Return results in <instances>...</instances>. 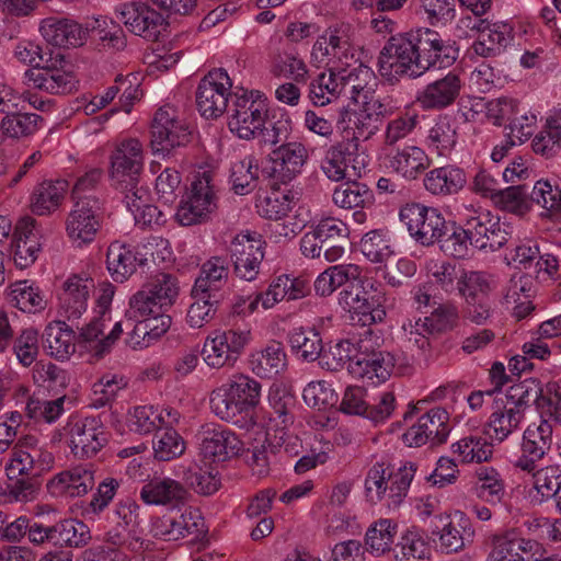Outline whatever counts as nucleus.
Segmentation results:
<instances>
[{"mask_svg":"<svg viewBox=\"0 0 561 561\" xmlns=\"http://www.w3.org/2000/svg\"><path fill=\"white\" fill-rule=\"evenodd\" d=\"M431 533L438 538L439 548L446 553L461 551L473 541L474 529L463 513H440L431 520Z\"/></svg>","mask_w":561,"mask_h":561,"instance_id":"obj_14","label":"nucleus"},{"mask_svg":"<svg viewBox=\"0 0 561 561\" xmlns=\"http://www.w3.org/2000/svg\"><path fill=\"white\" fill-rule=\"evenodd\" d=\"M70 449L78 458L95 456L108 442V433L101 420L84 417L70 424Z\"/></svg>","mask_w":561,"mask_h":561,"instance_id":"obj_21","label":"nucleus"},{"mask_svg":"<svg viewBox=\"0 0 561 561\" xmlns=\"http://www.w3.org/2000/svg\"><path fill=\"white\" fill-rule=\"evenodd\" d=\"M370 340L360 339L354 363L350 365V374L358 378H367L376 382L386 381L394 368L401 369L403 358L390 352L376 350L369 345Z\"/></svg>","mask_w":561,"mask_h":561,"instance_id":"obj_9","label":"nucleus"},{"mask_svg":"<svg viewBox=\"0 0 561 561\" xmlns=\"http://www.w3.org/2000/svg\"><path fill=\"white\" fill-rule=\"evenodd\" d=\"M355 291V282H352L339 294V304L352 313V319L355 320L357 317V322L363 327L382 322L386 317L383 308L386 296L359 298V294Z\"/></svg>","mask_w":561,"mask_h":561,"instance_id":"obj_23","label":"nucleus"},{"mask_svg":"<svg viewBox=\"0 0 561 561\" xmlns=\"http://www.w3.org/2000/svg\"><path fill=\"white\" fill-rule=\"evenodd\" d=\"M399 217L410 236L424 247L438 243L448 228V221L437 208L420 203H408L402 206Z\"/></svg>","mask_w":561,"mask_h":561,"instance_id":"obj_6","label":"nucleus"},{"mask_svg":"<svg viewBox=\"0 0 561 561\" xmlns=\"http://www.w3.org/2000/svg\"><path fill=\"white\" fill-rule=\"evenodd\" d=\"M24 77L30 87L50 94H66L73 89L72 76L55 64H49V59L42 67L26 70Z\"/></svg>","mask_w":561,"mask_h":561,"instance_id":"obj_30","label":"nucleus"},{"mask_svg":"<svg viewBox=\"0 0 561 561\" xmlns=\"http://www.w3.org/2000/svg\"><path fill=\"white\" fill-rule=\"evenodd\" d=\"M232 82L222 68L210 70L198 83L195 98L199 114L206 119H216L229 110L228 98Z\"/></svg>","mask_w":561,"mask_h":561,"instance_id":"obj_10","label":"nucleus"},{"mask_svg":"<svg viewBox=\"0 0 561 561\" xmlns=\"http://www.w3.org/2000/svg\"><path fill=\"white\" fill-rule=\"evenodd\" d=\"M270 70L274 77L290 79L296 83H306L308 80L309 70L306 62L291 51L274 55Z\"/></svg>","mask_w":561,"mask_h":561,"instance_id":"obj_52","label":"nucleus"},{"mask_svg":"<svg viewBox=\"0 0 561 561\" xmlns=\"http://www.w3.org/2000/svg\"><path fill=\"white\" fill-rule=\"evenodd\" d=\"M54 546L81 548L91 540L90 528L78 519H64L54 524Z\"/></svg>","mask_w":561,"mask_h":561,"instance_id":"obj_50","label":"nucleus"},{"mask_svg":"<svg viewBox=\"0 0 561 561\" xmlns=\"http://www.w3.org/2000/svg\"><path fill=\"white\" fill-rule=\"evenodd\" d=\"M264 244L257 233H239L230 244V257L237 277L251 282L256 278L264 259Z\"/></svg>","mask_w":561,"mask_h":561,"instance_id":"obj_17","label":"nucleus"},{"mask_svg":"<svg viewBox=\"0 0 561 561\" xmlns=\"http://www.w3.org/2000/svg\"><path fill=\"white\" fill-rule=\"evenodd\" d=\"M531 202L546 210L542 214L548 218H561V190L550 182L539 180L535 183L530 194Z\"/></svg>","mask_w":561,"mask_h":561,"instance_id":"obj_60","label":"nucleus"},{"mask_svg":"<svg viewBox=\"0 0 561 561\" xmlns=\"http://www.w3.org/2000/svg\"><path fill=\"white\" fill-rule=\"evenodd\" d=\"M251 340L250 329L216 330L206 337L202 355L211 368L231 366Z\"/></svg>","mask_w":561,"mask_h":561,"instance_id":"obj_7","label":"nucleus"},{"mask_svg":"<svg viewBox=\"0 0 561 561\" xmlns=\"http://www.w3.org/2000/svg\"><path fill=\"white\" fill-rule=\"evenodd\" d=\"M416 50L410 33L392 35L381 48L377 67L380 76L390 83L400 78L417 79L422 76L420 66H416Z\"/></svg>","mask_w":561,"mask_h":561,"instance_id":"obj_3","label":"nucleus"},{"mask_svg":"<svg viewBox=\"0 0 561 561\" xmlns=\"http://www.w3.org/2000/svg\"><path fill=\"white\" fill-rule=\"evenodd\" d=\"M228 277V266L224 257L214 256L206 261L201 270V275L196 279L193 293L198 294H218V290Z\"/></svg>","mask_w":561,"mask_h":561,"instance_id":"obj_47","label":"nucleus"},{"mask_svg":"<svg viewBox=\"0 0 561 561\" xmlns=\"http://www.w3.org/2000/svg\"><path fill=\"white\" fill-rule=\"evenodd\" d=\"M95 484L91 465L64 470L47 482L48 492L56 497H77L87 494Z\"/></svg>","mask_w":561,"mask_h":561,"instance_id":"obj_25","label":"nucleus"},{"mask_svg":"<svg viewBox=\"0 0 561 561\" xmlns=\"http://www.w3.org/2000/svg\"><path fill=\"white\" fill-rule=\"evenodd\" d=\"M148 259L134 247L119 241L112 242L106 251V267L114 282L124 283L137 266L147 265Z\"/></svg>","mask_w":561,"mask_h":561,"instance_id":"obj_29","label":"nucleus"},{"mask_svg":"<svg viewBox=\"0 0 561 561\" xmlns=\"http://www.w3.org/2000/svg\"><path fill=\"white\" fill-rule=\"evenodd\" d=\"M467 230L466 220L462 225H457L455 221H448L446 233L440 237L438 243L440 250L456 259H466L470 255L473 249V241Z\"/></svg>","mask_w":561,"mask_h":561,"instance_id":"obj_49","label":"nucleus"},{"mask_svg":"<svg viewBox=\"0 0 561 561\" xmlns=\"http://www.w3.org/2000/svg\"><path fill=\"white\" fill-rule=\"evenodd\" d=\"M102 220L99 199L90 196L80 198L67 216V236L77 247L90 244L94 241Z\"/></svg>","mask_w":561,"mask_h":561,"instance_id":"obj_12","label":"nucleus"},{"mask_svg":"<svg viewBox=\"0 0 561 561\" xmlns=\"http://www.w3.org/2000/svg\"><path fill=\"white\" fill-rule=\"evenodd\" d=\"M217 209V195L211 172L198 173L176 210V219L182 226L206 221Z\"/></svg>","mask_w":561,"mask_h":561,"instance_id":"obj_5","label":"nucleus"},{"mask_svg":"<svg viewBox=\"0 0 561 561\" xmlns=\"http://www.w3.org/2000/svg\"><path fill=\"white\" fill-rule=\"evenodd\" d=\"M478 497L491 505L501 504L506 496V484L494 467L482 466L476 470Z\"/></svg>","mask_w":561,"mask_h":561,"instance_id":"obj_44","label":"nucleus"},{"mask_svg":"<svg viewBox=\"0 0 561 561\" xmlns=\"http://www.w3.org/2000/svg\"><path fill=\"white\" fill-rule=\"evenodd\" d=\"M553 443V426L542 415L524 430L519 451L511 460L512 466L523 472H530L541 466Z\"/></svg>","mask_w":561,"mask_h":561,"instance_id":"obj_4","label":"nucleus"},{"mask_svg":"<svg viewBox=\"0 0 561 561\" xmlns=\"http://www.w3.org/2000/svg\"><path fill=\"white\" fill-rule=\"evenodd\" d=\"M149 2V0H129L122 3L117 12L119 21L130 33L154 42L168 22Z\"/></svg>","mask_w":561,"mask_h":561,"instance_id":"obj_11","label":"nucleus"},{"mask_svg":"<svg viewBox=\"0 0 561 561\" xmlns=\"http://www.w3.org/2000/svg\"><path fill=\"white\" fill-rule=\"evenodd\" d=\"M67 186L66 181H45L38 184L31 198L32 211L38 216L55 211L65 197Z\"/></svg>","mask_w":561,"mask_h":561,"instance_id":"obj_43","label":"nucleus"},{"mask_svg":"<svg viewBox=\"0 0 561 561\" xmlns=\"http://www.w3.org/2000/svg\"><path fill=\"white\" fill-rule=\"evenodd\" d=\"M260 398V382L249 376L238 375L213 391L210 408L221 420L239 424L251 417Z\"/></svg>","mask_w":561,"mask_h":561,"instance_id":"obj_1","label":"nucleus"},{"mask_svg":"<svg viewBox=\"0 0 561 561\" xmlns=\"http://www.w3.org/2000/svg\"><path fill=\"white\" fill-rule=\"evenodd\" d=\"M110 322V313L103 310L99 317L93 318L85 327L81 328L79 341L98 358H102L108 353L123 333V323L116 322L108 334H104V330Z\"/></svg>","mask_w":561,"mask_h":561,"instance_id":"obj_27","label":"nucleus"},{"mask_svg":"<svg viewBox=\"0 0 561 561\" xmlns=\"http://www.w3.org/2000/svg\"><path fill=\"white\" fill-rule=\"evenodd\" d=\"M332 201L340 208L364 209L374 204L375 196L374 192L365 183L351 179L334 188Z\"/></svg>","mask_w":561,"mask_h":561,"instance_id":"obj_42","label":"nucleus"},{"mask_svg":"<svg viewBox=\"0 0 561 561\" xmlns=\"http://www.w3.org/2000/svg\"><path fill=\"white\" fill-rule=\"evenodd\" d=\"M190 140L191 131L184 122L176 118L173 107L163 106L156 112L151 126V147L154 153L168 156Z\"/></svg>","mask_w":561,"mask_h":561,"instance_id":"obj_13","label":"nucleus"},{"mask_svg":"<svg viewBox=\"0 0 561 561\" xmlns=\"http://www.w3.org/2000/svg\"><path fill=\"white\" fill-rule=\"evenodd\" d=\"M507 44L508 37L503 32L489 28L486 32H481L467 54L470 60H477L479 57L495 58L504 53Z\"/></svg>","mask_w":561,"mask_h":561,"instance_id":"obj_55","label":"nucleus"},{"mask_svg":"<svg viewBox=\"0 0 561 561\" xmlns=\"http://www.w3.org/2000/svg\"><path fill=\"white\" fill-rule=\"evenodd\" d=\"M340 81L343 84L344 96L356 103L360 102L373 89L370 83L375 81L373 70L362 64L353 66L348 61V66H339Z\"/></svg>","mask_w":561,"mask_h":561,"instance_id":"obj_37","label":"nucleus"},{"mask_svg":"<svg viewBox=\"0 0 561 561\" xmlns=\"http://www.w3.org/2000/svg\"><path fill=\"white\" fill-rule=\"evenodd\" d=\"M249 366L261 378L277 376L287 366V356L283 344L272 340L263 348L252 352L249 357Z\"/></svg>","mask_w":561,"mask_h":561,"instance_id":"obj_34","label":"nucleus"},{"mask_svg":"<svg viewBox=\"0 0 561 561\" xmlns=\"http://www.w3.org/2000/svg\"><path fill=\"white\" fill-rule=\"evenodd\" d=\"M187 495L184 485L171 478H154L145 483L140 499L149 505H178Z\"/></svg>","mask_w":561,"mask_h":561,"instance_id":"obj_35","label":"nucleus"},{"mask_svg":"<svg viewBox=\"0 0 561 561\" xmlns=\"http://www.w3.org/2000/svg\"><path fill=\"white\" fill-rule=\"evenodd\" d=\"M94 287L92 278L82 275H70L58 293L59 313L69 321L79 319L88 307L91 289Z\"/></svg>","mask_w":561,"mask_h":561,"instance_id":"obj_24","label":"nucleus"},{"mask_svg":"<svg viewBox=\"0 0 561 561\" xmlns=\"http://www.w3.org/2000/svg\"><path fill=\"white\" fill-rule=\"evenodd\" d=\"M353 48L344 25L329 27L320 35L312 46V60L324 64L329 68L336 66H348V61L356 64Z\"/></svg>","mask_w":561,"mask_h":561,"instance_id":"obj_18","label":"nucleus"},{"mask_svg":"<svg viewBox=\"0 0 561 561\" xmlns=\"http://www.w3.org/2000/svg\"><path fill=\"white\" fill-rule=\"evenodd\" d=\"M151 535L164 541H176L191 536L198 539L206 533L204 518L198 511L188 508L181 514H164L153 519Z\"/></svg>","mask_w":561,"mask_h":561,"instance_id":"obj_16","label":"nucleus"},{"mask_svg":"<svg viewBox=\"0 0 561 561\" xmlns=\"http://www.w3.org/2000/svg\"><path fill=\"white\" fill-rule=\"evenodd\" d=\"M457 290L465 301L490 297L492 276L482 271H460Z\"/></svg>","mask_w":561,"mask_h":561,"instance_id":"obj_54","label":"nucleus"},{"mask_svg":"<svg viewBox=\"0 0 561 561\" xmlns=\"http://www.w3.org/2000/svg\"><path fill=\"white\" fill-rule=\"evenodd\" d=\"M39 30L47 43L62 48L82 46L88 37V28L69 18H46Z\"/></svg>","mask_w":561,"mask_h":561,"instance_id":"obj_28","label":"nucleus"},{"mask_svg":"<svg viewBox=\"0 0 561 561\" xmlns=\"http://www.w3.org/2000/svg\"><path fill=\"white\" fill-rule=\"evenodd\" d=\"M291 350L306 362L319 360L323 343L320 333L313 328H297L289 334Z\"/></svg>","mask_w":561,"mask_h":561,"instance_id":"obj_53","label":"nucleus"},{"mask_svg":"<svg viewBox=\"0 0 561 561\" xmlns=\"http://www.w3.org/2000/svg\"><path fill=\"white\" fill-rule=\"evenodd\" d=\"M43 118L35 113H22L20 110L5 113L0 119V140H19L35 134Z\"/></svg>","mask_w":561,"mask_h":561,"instance_id":"obj_38","label":"nucleus"},{"mask_svg":"<svg viewBox=\"0 0 561 561\" xmlns=\"http://www.w3.org/2000/svg\"><path fill=\"white\" fill-rule=\"evenodd\" d=\"M144 169V150L138 139L129 138L119 142L111 156V176L114 183L136 179Z\"/></svg>","mask_w":561,"mask_h":561,"instance_id":"obj_26","label":"nucleus"},{"mask_svg":"<svg viewBox=\"0 0 561 561\" xmlns=\"http://www.w3.org/2000/svg\"><path fill=\"white\" fill-rule=\"evenodd\" d=\"M362 268L356 264H339L327 268L314 280V291L321 297L330 296L335 289L347 287L358 280Z\"/></svg>","mask_w":561,"mask_h":561,"instance_id":"obj_40","label":"nucleus"},{"mask_svg":"<svg viewBox=\"0 0 561 561\" xmlns=\"http://www.w3.org/2000/svg\"><path fill=\"white\" fill-rule=\"evenodd\" d=\"M197 299L187 310L186 321L193 329L203 328L215 317L218 308L219 294H198Z\"/></svg>","mask_w":561,"mask_h":561,"instance_id":"obj_63","label":"nucleus"},{"mask_svg":"<svg viewBox=\"0 0 561 561\" xmlns=\"http://www.w3.org/2000/svg\"><path fill=\"white\" fill-rule=\"evenodd\" d=\"M259 167L253 157H245L231 163L229 182L238 195H247L256 187Z\"/></svg>","mask_w":561,"mask_h":561,"instance_id":"obj_51","label":"nucleus"},{"mask_svg":"<svg viewBox=\"0 0 561 561\" xmlns=\"http://www.w3.org/2000/svg\"><path fill=\"white\" fill-rule=\"evenodd\" d=\"M272 153L274 172L283 183L294 180L308 160V150L299 141L284 142Z\"/></svg>","mask_w":561,"mask_h":561,"instance_id":"obj_31","label":"nucleus"},{"mask_svg":"<svg viewBox=\"0 0 561 561\" xmlns=\"http://www.w3.org/2000/svg\"><path fill=\"white\" fill-rule=\"evenodd\" d=\"M152 447L156 459L170 461L184 453L186 444L173 427H164L156 432Z\"/></svg>","mask_w":561,"mask_h":561,"instance_id":"obj_57","label":"nucleus"},{"mask_svg":"<svg viewBox=\"0 0 561 561\" xmlns=\"http://www.w3.org/2000/svg\"><path fill=\"white\" fill-rule=\"evenodd\" d=\"M357 345L355 346L351 341H339L327 350L322 348L319 365L328 371H340L347 365L350 370V365L354 363Z\"/></svg>","mask_w":561,"mask_h":561,"instance_id":"obj_56","label":"nucleus"},{"mask_svg":"<svg viewBox=\"0 0 561 561\" xmlns=\"http://www.w3.org/2000/svg\"><path fill=\"white\" fill-rule=\"evenodd\" d=\"M463 82L460 75L448 71L442 78L427 83L416 94L415 102L424 111H442L453 105L460 95Z\"/></svg>","mask_w":561,"mask_h":561,"instance_id":"obj_22","label":"nucleus"},{"mask_svg":"<svg viewBox=\"0 0 561 561\" xmlns=\"http://www.w3.org/2000/svg\"><path fill=\"white\" fill-rule=\"evenodd\" d=\"M198 439L201 455L211 462H224L237 456L243 446L233 432L215 423L203 425Z\"/></svg>","mask_w":561,"mask_h":561,"instance_id":"obj_19","label":"nucleus"},{"mask_svg":"<svg viewBox=\"0 0 561 561\" xmlns=\"http://www.w3.org/2000/svg\"><path fill=\"white\" fill-rule=\"evenodd\" d=\"M8 300L13 307L28 313L44 310L47 304L43 291L28 280H20L11 285Z\"/></svg>","mask_w":561,"mask_h":561,"instance_id":"obj_45","label":"nucleus"},{"mask_svg":"<svg viewBox=\"0 0 561 561\" xmlns=\"http://www.w3.org/2000/svg\"><path fill=\"white\" fill-rule=\"evenodd\" d=\"M268 105L263 93L256 90L234 92L228 110V128L243 140L257 138L267 124Z\"/></svg>","mask_w":561,"mask_h":561,"instance_id":"obj_2","label":"nucleus"},{"mask_svg":"<svg viewBox=\"0 0 561 561\" xmlns=\"http://www.w3.org/2000/svg\"><path fill=\"white\" fill-rule=\"evenodd\" d=\"M410 35L416 50L419 61L416 66H420L422 76L437 65L438 67L453 65L459 56L456 42L444 39L435 30L420 28L410 32Z\"/></svg>","mask_w":561,"mask_h":561,"instance_id":"obj_8","label":"nucleus"},{"mask_svg":"<svg viewBox=\"0 0 561 561\" xmlns=\"http://www.w3.org/2000/svg\"><path fill=\"white\" fill-rule=\"evenodd\" d=\"M506 390L515 397V400H523L528 408L536 405L538 410H543L552 405V399L543 396L542 382L537 378H526Z\"/></svg>","mask_w":561,"mask_h":561,"instance_id":"obj_58","label":"nucleus"},{"mask_svg":"<svg viewBox=\"0 0 561 561\" xmlns=\"http://www.w3.org/2000/svg\"><path fill=\"white\" fill-rule=\"evenodd\" d=\"M337 127L343 130L352 129V137L346 142L356 145L358 140L370 139L379 130V124L363 110L355 113L344 107L340 111Z\"/></svg>","mask_w":561,"mask_h":561,"instance_id":"obj_46","label":"nucleus"},{"mask_svg":"<svg viewBox=\"0 0 561 561\" xmlns=\"http://www.w3.org/2000/svg\"><path fill=\"white\" fill-rule=\"evenodd\" d=\"M465 220L470 240L473 241V249L494 252L505 245L510 239L507 227L490 211L472 209Z\"/></svg>","mask_w":561,"mask_h":561,"instance_id":"obj_15","label":"nucleus"},{"mask_svg":"<svg viewBox=\"0 0 561 561\" xmlns=\"http://www.w3.org/2000/svg\"><path fill=\"white\" fill-rule=\"evenodd\" d=\"M415 472L414 463L403 466L398 471H389L388 474V492L386 495L387 505L389 507H398L407 496L410 484Z\"/></svg>","mask_w":561,"mask_h":561,"instance_id":"obj_62","label":"nucleus"},{"mask_svg":"<svg viewBox=\"0 0 561 561\" xmlns=\"http://www.w3.org/2000/svg\"><path fill=\"white\" fill-rule=\"evenodd\" d=\"M398 525L389 518H380L371 524L365 535L367 550L379 557L392 549Z\"/></svg>","mask_w":561,"mask_h":561,"instance_id":"obj_48","label":"nucleus"},{"mask_svg":"<svg viewBox=\"0 0 561 561\" xmlns=\"http://www.w3.org/2000/svg\"><path fill=\"white\" fill-rule=\"evenodd\" d=\"M144 286L152 293L158 304L168 310L174 305L180 291L178 278L169 273L156 274Z\"/></svg>","mask_w":561,"mask_h":561,"instance_id":"obj_61","label":"nucleus"},{"mask_svg":"<svg viewBox=\"0 0 561 561\" xmlns=\"http://www.w3.org/2000/svg\"><path fill=\"white\" fill-rule=\"evenodd\" d=\"M340 68L333 65L328 72H322L309 84V99L316 106H324L339 99L343 93V84L340 81Z\"/></svg>","mask_w":561,"mask_h":561,"instance_id":"obj_41","label":"nucleus"},{"mask_svg":"<svg viewBox=\"0 0 561 561\" xmlns=\"http://www.w3.org/2000/svg\"><path fill=\"white\" fill-rule=\"evenodd\" d=\"M76 336L66 322L58 321L45 328L43 334L44 348L56 359H67L76 351Z\"/></svg>","mask_w":561,"mask_h":561,"instance_id":"obj_39","label":"nucleus"},{"mask_svg":"<svg viewBox=\"0 0 561 561\" xmlns=\"http://www.w3.org/2000/svg\"><path fill=\"white\" fill-rule=\"evenodd\" d=\"M427 142L439 156H448L457 142L455 123L448 116H440L430 129Z\"/></svg>","mask_w":561,"mask_h":561,"instance_id":"obj_59","label":"nucleus"},{"mask_svg":"<svg viewBox=\"0 0 561 561\" xmlns=\"http://www.w3.org/2000/svg\"><path fill=\"white\" fill-rule=\"evenodd\" d=\"M356 144L340 142L330 147L321 162V170L331 181L351 180L360 175L365 157L355 153Z\"/></svg>","mask_w":561,"mask_h":561,"instance_id":"obj_20","label":"nucleus"},{"mask_svg":"<svg viewBox=\"0 0 561 561\" xmlns=\"http://www.w3.org/2000/svg\"><path fill=\"white\" fill-rule=\"evenodd\" d=\"M388 158V168L410 181L416 180L431 165V159L417 146H405Z\"/></svg>","mask_w":561,"mask_h":561,"instance_id":"obj_36","label":"nucleus"},{"mask_svg":"<svg viewBox=\"0 0 561 561\" xmlns=\"http://www.w3.org/2000/svg\"><path fill=\"white\" fill-rule=\"evenodd\" d=\"M466 184L465 171L453 164L434 168L423 179L425 190L432 195L440 197L459 193Z\"/></svg>","mask_w":561,"mask_h":561,"instance_id":"obj_33","label":"nucleus"},{"mask_svg":"<svg viewBox=\"0 0 561 561\" xmlns=\"http://www.w3.org/2000/svg\"><path fill=\"white\" fill-rule=\"evenodd\" d=\"M317 229L325 260L328 262L340 260L348 245L347 225L337 218L328 217L319 221Z\"/></svg>","mask_w":561,"mask_h":561,"instance_id":"obj_32","label":"nucleus"},{"mask_svg":"<svg viewBox=\"0 0 561 561\" xmlns=\"http://www.w3.org/2000/svg\"><path fill=\"white\" fill-rule=\"evenodd\" d=\"M393 551L397 561H424L430 549L416 530H408L402 535Z\"/></svg>","mask_w":561,"mask_h":561,"instance_id":"obj_64","label":"nucleus"}]
</instances>
